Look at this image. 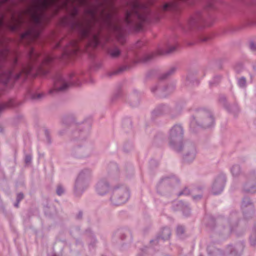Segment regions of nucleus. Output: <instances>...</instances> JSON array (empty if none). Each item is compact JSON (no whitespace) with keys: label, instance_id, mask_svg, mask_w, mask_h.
Segmentation results:
<instances>
[{"label":"nucleus","instance_id":"f257e3e1","mask_svg":"<svg viewBox=\"0 0 256 256\" xmlns=\"http://www.w3.org/2000/svg\"><path fill=\"white\" fill-rule=\"evenodd\" d=\"M28 8L32 26L21 36V40L27 44L37 39L41 30L60 10H66L72 16L78 15L81 7L88 1H32Z\"/></svg>","mask_w":256,"mask_h":256},{"label":"nucleus","instance_id":"f03ea898","mask_svg":"<svg viewBox=\"0 0 256 256\" xmlns=\"http://www.w3.org/2000/svg\"><path fill=\"white\" fill-rule=\"evenodd\" d=\"M130 8L127 10L125 21L132 24L138 30L142 27V24L148 20L149 8L141 3V1H129Z\"/></svg>","mask_w":256,"mask_h":256},{"label":"nucleus","instance_id":"7ed1b4c3","mask_svg":"<svg viewBox=\"0 0 256 256\" xmlns=\"http://www.w3.org/2000/svg\"><path fill=\"white\" fill-rule=\"evenodd\" d=\"M80 35L82 38H88L90 46L95 48L99 44L100 30L95 32L94 26L91 23L82 26Z\"/></svg>","mask_w":256,"mask_h":256},{"label":"nucleus","instance_id":"20e7f679","mask_svg":"<svg viewBox=\"0 0 256 256\" xmlns=\"http://www.w3.org/2000/svg\"><path fill=\"white\" fill-rule=\"evenodd\" d=\"M102 26H107L112 29L114 32L122 34V28L118 24H114L112 16L111 14H102Z\"/></svg>","mask_w":256,"mask_h":256},{"label":"nucleus","instance_id":"39448f33","mask_svg":"<svg viewBox=\"0 0 256 256\" xmlns=\"http://www.w3.org/2000/svg\"><path fill=\"white\" fill-rule=\"evenodd\" d=\"M40 54L36 52L33 48H31L29 52V57L30 59V64L24 68H23L22 72L26 74H28L30 71L34 68V66L33 64L40 56Z\"/></svg>","mask_w":256,"mask_h":256},{"label":"nucleus","instance_id":"423d86ee","mask_svg":"<svg viewBox=\"0 0 256 256\" xmlns=\"http://www.w3.org/2000/svg\"><path fill=\"white\" fill-rule=\"evenodd\" d=\"M68 87V84L61 77L58 78L54 84V90H50V92L52 93L53 91H64L66 90Z\"/></svg>","mask_w":256,"mask_h":256},{"label":"nucleus","instance_id":"0eeeda50","mask_svg":"<svg viewBox=\"0 0 256 256\" xmlns=\"http://www.w3.org/2000/svg\"><path fill=\"white\" fill-rule=\"evenodd\" d=\"M78 40H74L70 42L65 50L64 52L66 54L71 55L76 54L78 50Z\"/></svg>","mask_w":256,"mask_h":256},{"label":"nucleus","instance_id":"6e6552de","mask_svg":"<svg viewBox=\"0 0 256 256\" xmlns=\"http://www.w3.org/2000/svg\"><path fill=\"white\" fill-rule=\"evenodd\" d=\"M179 8V4L178 2V1H170L164 5L161 8V11L162 12L167 11L176 12Z\"/></svg>","mask_w":256,"mask_h":256},{"label":"nucleus","instance_id":"1a4fd4ad","mask_svg":"<svg viewBox=\"0 0 256 256\" xmlns=\"http://www.w3.org/2000/svg\"><path fill=\"white\" fill-rule=\"evenodd\" d=\"M52 60V58L50 56H46L40 67L39 68V72L45 74L47 72V70H45V66L48 65Z\"/></svg>","mask_w":256,"mask_h":256},{"label":"nucleus","instance_id":"9d476101","mask_svg":"<svg viewBox=\"0 0 256 256\" xmlns=\"http://www.w3.org/2000/svg\"><path fill=\"white\" fill-rule=\"evenodd\" d=\"M85 12L86 14L89 15L94 20L96 19L97 10L96 8L94 6H88V8L85 9Z\"/></svg>","mask_w":256,"mask_h":256},{"label":"nucleus","instance_id":"9b49d317","mask_svg":"<svg viewBox=\"0 0 256 256\" xmlns=\"http://www.w3.org/2000/svg\"><path fill=\"white\" fill-rule=\"evenodd\" d=\"M182 134V129L180 126H175L170 130V136L172 137L181 136Z\"/></svg>","mask_w":256,"mask_h":256},{"label":"nucleus","instance_id":"f8f14e48","mask_svg":"<svg viewBox=\"0 0 256 256\" xmlns=\"http://www.w3.org/2000/svg\"><path fill=\"white\" fill-rule=\"evenodd\" d=\"M108 190V186L106 184H99L98 185L97 191L100 195L104 194Z\"/></svg>","mask_w":256,"mask_h":256},{"label":"nucleus","instance_id":"ddd939ff","mask_svg":"<svg viewBox=\"0 0 256 256\" xmlns=\"http://www.w3.org/2000/svg\"><path fill=\"white\" fill-rule=\"evenodd\" d=\"M22 20L21 18L15 20L14 24L10 26V28L13 30H17L22 26Z\"/></svg>","mask_w":256,"mask_h":256},{"label":"nucleus","instance_id":"4468645a","mask_svg":"<svg viewBox=\"0 0 256 256\" xmlns=\"http://www.w3.org/2000/svg\"><path fill=\"white\" fill-rule=\"evenodd\" d=\"M12 71H9L8 72L4 74L0 78V81H2V82L6 83L8 80L12 76Z\"/></svg>","mask_w":256,"mask_h":256},{"label":"nucleus","instance_id":"2eb2a0df","mask_svg":"<svg viewBox=\"0 0 256 256\" xmlns=\"http://www.w3.org/2000/svg\"><path fill=\"white\" fill-rule=\"evenodd\" d=\"M9 54L10 52L7 48L4 49L0 54V62L6 59Z\"/></svg>","mask_w":256,"mask_h":256},{"label":"nucleus","instance_id":"dca6fc26","mask_svg":"<svg viewBox=\"0 0 256 256\" xmlns=\"http://www.w3.org/2000/svg\"><path fill=\"white\" fill-rule=\"evenodd\" d=\"M128 196H129L128 193L126 192L124 194V196L116 204L119 205V204H124L128 200Z\"/></svg>","mask_w":256,"mask_h":256},{"label":"nucleus","instance_id":"f3484780","mask_svg":"<svg viewBox=\"0 0 256 256\" xmlns=\"http://www.w3.org/2000/svg\"><path fill=\"white\" fill-rule=\"evenodd\" d=\"M120 54V50L118 48H114L110 52V54L112 56L116 57Z\"/></svg>","mask_w":256,"mask_h":256},{"label":"nucleus","instance_id":"a211bd4d","mask_svg":"<svg viewBox=\"0 0 256 256\" xmlns=\"http://www.w3.org/2000/svg\"><path fill=\"white\" fill-rule=\"evenodd\" d=\"M246 80L245 78H240L239 79L238 84V85L240 87L244 86L246 85Z\"/></svg>","mask_w":256,"mask_h":256},{"label":"nucleus","instance_id":"6ab92c4d","mask_svg":"<svg viewBox=\"0 0 256 256\" xmlns=\"http://www.w3.org/2000/svg\"><path fill=\"white\" fill-rule=\"evenodd\" d=\"M24 198L23 194H18L17 196V200L18 202L15 204V206L18 207V204L19 202L22 199Z\"/></svg>","mask_w":256,"mask_h":256},{"label":"nucleus","instance_id":"aec40b11","mask_svg":"<svg viewBox=\"0 0 256 256\" xmlns=\"http://www.w3.org/2000/svg\"><path fill=\"white\" fill-rule=\"evenodd\" d=\"M64 192L63 188L61 186H58L56 190V193L60 196Z\"/></svg>","mask_w":256,"mask_h":256},{"label":"nucleus","instance_id":"412c9836","mask_svg":"<svg viewBox=\"0 0 256 256\" xmlns=\"http://www.w3.org/2000/svg\"><path fill=\"white\" fill-rule=\"evenodd\" d=\"M184 232V228L180 226H178L177 228V232L178 234H182Z\"/></svg>","mask_w":256,"mask_h":256},{"label":"nucleus","instance_id":"4be33fe9","mask_svg":"<svg viewBox=\"0 0 256 256\" xmlns=\"http://www.w3.org/2000/svg\"><path fill=\"white\" fill-rule=\"evenodd\" d=\"M4 24V20L3 18H0V27H1Z\"/></svg>","mask_w":256,"mask_h":256},{"label":"nucleus","instance_id":"5701e85b","mask_svg":"<svg viewBox=\"0 0 256 256\" xmlns=\"http://www.w3.org/2000/svg\"><path fill=\"white\" fill-rule=\"evenodd\" d=\"M176 49V47L175 46H172L170 49L168 50V52H173L174 50Z\"/></svg>","mask_w":256,"mask_h":256},{"label":"nucleus","instance_id":"b1692460","mask_svg":"<svg viewBox=\"0 0 256 256\" xmlns=\"http://www.w3.org/2000/svg\"><path fill=\"white\" fill-rule=\"evenodd\" d=\"M31 158L30 156H27L26 158V162H28L30 161Z\"/></svg>","mask_w":256,"mask_h":256},{"label":"nucleus","instance_id":"393cba45","mask_svg":"<svg viewBox=\"0 0 256 256\" xmlns=\"http://www.w3.org/2000/svg\"><path fill=\"white\" fill-rule=\"evenodd\" d=\"M4 107H5V106H4V105L0 106V110H2V108H4Z\"/></svg>","mask_w":256,"mask_h":256},{"label":"nucleus","instance_id":"a878e982","mask_svg":"<svg viewBox=\"0 0 256 256\" xmlns=\"http://www.w3.org/2000/svg\"><path fill=\"white\" fill-rule=\"evenodd\" d=\"M235 168H238V167H236V166L233 167V168H232V173H234V170Z\"/></svg>","mask_w":256,"mask_h":256},{"label":"nucleus","instance_id":"bb28decb","mask_svg":"<svg viewBox=\"0 0 256 256\" xmlns=\"http://www.w3.org/2000/svg\"><path fill=\"white\" fill-rule=\"evenodd\" d=\"M210 120L211 122L212 123V124H214V119H213V118H210Z\"/></svg>","mask_w":256,"mask_h":256},{"label":"nucleus","instance_id":"cd10ccee","mask_svg":"<svg viewBox=\"0 0 256 256\" xmlns=\"http://www.w3.org/2000/svg\"><path fill=\"white\" fill-rule=\"evenodd\" d=\"M166 231L168 235L170 234V230H166Z\"/></svg>","mask_w":256,"mask_h":256},{"label":"nucleus","instance_id":"c85d7f7f","mask_svg":"<svg viewBox=\"0 0 256 256\" xmlns=\"http://www.w3.org/2000/svg\"><path fill=\"white\" fill-rule=\"evenodd\" d=\"M60 44H60V43H59V44H57V45H56V48H58L59 46H60Z\"/></svg>","mask_w":256,"mask_h":256},{"label":"nucleus","instance_id":"c756f323","mask_svg":"<svg viewBox=\"0 0 256 256\" xmlns=\"http://www.w3.org/2000/svg\"><path fill=\"white\" fill-rule=\"evenodd\" d=\"M253 46H254V44H251V48H253Z\"/></svg>","mask_w":256,"mask_h":256},{"label":"nucleus","instance_id":"7c9ffc66","mask_svg":"<svg viewBox=\"0 0 256 256\" xmlns=\"http://www.w3.org/2000/svg\"><path fill=\"white\" fill-rule=\"evenodd\" d=\"M20 76V75H18V76H17V77H16V78H18Z\"/></svg>","mask_w":256,"mask_h":256},{"label":"nucleus","instance_id":"2f4dec72","mask_svg":"<svg viewBox=\"0 0 256 256\" xmlns=\"http://www.w3.org/2000/svg\"><path fill=\"white\" fill-rule=\"evenodd\" d=\"M222 188H220V192L222 191Z\"/></svg>","mask_w":256,"mask_h":256},{"label":"nucleus","instance_id":"473e14b6","mask_svg":"<svg viewBox=\"0 0 256 256\" xmlns=\"http://www.w3.org/2000/svg\"><path fill=\"white\" fill-rule=\"evenodd\" d=\"M214 194H218V192H214Z\"/></svg>","mask_w":256,"mask_h":256}]
</instances>
